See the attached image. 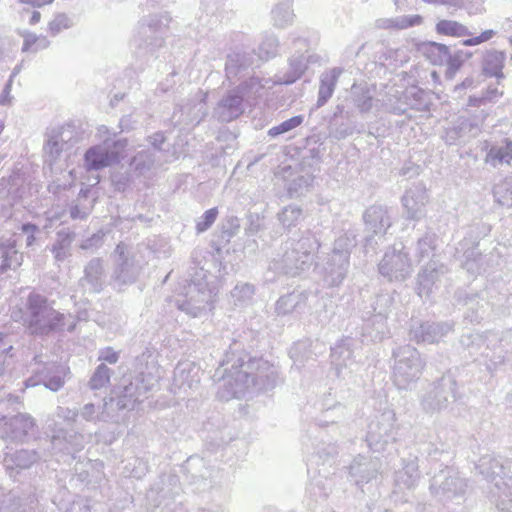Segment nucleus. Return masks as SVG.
<instances>
[{
  "mask_svg": "<svg viewBox=\"0 0 512 512\" xmlns=\"http://www.w3.org/2000/svg\"><path fill=\"white\" fill-rule=\"evenodd\" d=\"M418 51L434 66L443 65L449 55V47L447 45L434 41L420 43Z\"/></svg>",
  "mask_w": 512,
  "mask_h": 512,
  "instance_id": "1",
  "label": "nucleus"
},
{
  "mask_svg": "<svg viewBox=\"0 0 512 512\" xmlns=\"http://www.w3.org/2000/svg\"><path fill=\"white\" fill-rule=\"evenodd\" d=\"M116 155L109 153L100 146H94L85 153V163L88 170H100L109 166L115 159Z\"/></svg>",
  "mask_w": 512,
  "mask_h": 512,
  "instance_id": "2",
  "label": "nucleus"
},
{
  "mask_svg": "<svg viewBox=\"0 0 512 512\" xmlns=\"http://www.w3.org/2000/svg\"><path fill=\"white\" fill-rule=\"evenodd\" d=\"M62 320V314L45 308L41 312L40 318L36 319L35 322H31L30 327L33 328L32 333L34 334H48L52 330L56 329Z\"/></svg>",
  "mask_w": 512,
  "mask_h": 512,
  "instance_id": "3",
  "label": "nucleus"
},
{
  "mask_svg": "<svg viewBox=\"0 0 512 512\" xmlns=\"http://www.w3.org/2000/svg\"><path fill=\"white\" fill-rule=\"evenodd\" d=\"M435 30L438 35L460 38L467 36L469 31L467 27L454 20H440L436 23Z\"/></svg>",
  "mask_w": 512,
  "mask_h": 512,
  "instance_id": "4",
  "label": "nucleus"
},
{
  "mask_svg": "<svg viewBox=\"0 0 512 512\" xmlns=\"http://www.w3.org/2000/svg\"><path fill=\"white\" fill-rule=\"evenodd\" d=\"M471 56V52L464 51H458L453 55L449 53L448 57L445 60L447 65L446 73L450 76H454L463 66L465 60L470 58Z\"/></svg>",
  "mask_w": 512,
  "mask_h": 512,
  "instance_id": "5",
  "label": "nucleus"
},
{
  "mask_svg": "<svg viewBox=\"0 0 512 512\" xmlns=\"http://www.w3.org/2000/svg\"><path fill=\"white\" fill-rule=\"evenodd\" d=\"M512 160V141H506L504 147L490 149L486 161L487 162H506Z\"/></svg>",
  "mask_w": 512,
  "mask_h": 512,
  "instance_id": "6",
  "label": "nucleus"
},
{
  "mask_svg": "<svg viewBox=\"0 0 512 512\" xmlns=\"http://www.w3.org/2000/svg\"><path fill=\"white\" fill-rule=\"evenodd\" d=\"M49 46V41L45 37L37 36L32 33L24 35L23 52H37Z\"/></svg>",
  "mask_w": 512,
  "mask_h": 512,
  "instance_id": "7",
  "label": "nucleus"
},
{
  "mask_svg": "<svg viewBox=\"0 0 512 512\" xmlns=\"http://www.w3.org/2000/svg\"><path fill=\"white\" fill-rule=\"evenodd\" d=\"M302 123H303L302 116H300V115L294 116V117L282 122L278 126L272 127L268 131V134L270 136L274 137V136L280 135L282 133L288 132V131L300 126Z\"/></svg>",
  "mask_w": 512,
  "mask_h": 512,
  "instance_id": "8",
  "label": "nucleus"
},
{
  "mask_svg": "<svg viewBox=\"0 0 512 512\" xmlns=\"http://www.w3.org/2000/svg\"><path fill=\"white\" fill-rule=\"evenodd\" d=\"M217 215H218L217 208H211V209L207 210L203 214L202 221L197 223V226H196L197 231L204 232L205 230H207L214 223V221L217 218Z\"/></svg>",
  "mask_w": 512,
  "mask_h": 512,
  "instance_id": "9",
  "label": "nucleus"
},
{
  "mask_svg": "<svg viewBox=\"0 0 512 512\" xmlns=\"http://www.w3.org/2000/svg\"><path fill=\"white\" fill-rule=\"evenodd\" d=\"M108 382H109V369L106 366L98 367L93 378L91 379L92 387L99 388Z\"/></svg>",
  "mask_w": 512,
  "mask_h": 512,
  "instance_id": "10",
  "label": "nucleus"
},
{
  "mask_svg": "<svg viewBox=\"0 0 512 512\" xmlns=\"http://www.w3.org/2000/svg\"><path fill=\"white\" fill-rule=\"evenodd\" d=\"M495 35V32L491 29L483 31L479 36L471 37L463 40L462 44L464 46H476L482 44L484 42L489 41Z\"/></svg>",
  "mask_w": 512,
  "mask_h": 512,
  "instance_id": "11",
  "label": "nucleus"
},
{
  "mask_svg": "<svg viewBox=\"0 0 512 512\" xmlns=\"http://www.w3.org/2000/svg\"><path fill=\"white\" fill-rule=\"evenodd\" d=\"M18 429H22L25 434L35 427V420L29 414H20L15 417Z\"/></svg>",
  "mask_w": 512,
  "mask_h": 512,
  "instance_id": "12",
  "label": "nucleus"
},
{
  "mask_svg": "<svg viewBox=\"0 0 512 512\" xmlns=\"http://www.w3.org/2000/svg\"><path fill=\"white\" fill-rule=\"evenodd\" d=\"M500 95H502V93L499 92L497 88H495L491 91H487L486 95L482 98H470L469 104L472 106H479L485 100H492L493 98L498 97Z\"/></svg>",
  "mask_w": 512,
  "mask_h": 512,
  "instance_id": "13",
  "label": "nucleus"
},
{
  "mask_svg": "<svg viewBox=\"0 0 512 512\" xmlns=\"http://www.w3.org/2000/svg\"><path fill=\"white\" fill-rule=\"evenodd\" d=\"M48 27L52 34H56L62 28L67 27V19L64 16H58L49 23Z\"/></svg>",
  "mask_w": 512,
  "mask_h": 512,
  "instance_id": "14",
  "label": "nucleus"
},
{
  "mask_svg": "<svg viewBox=\"0 0 512 512\" xmlns=\"http://www.w3.org/2000/svg\"><path fill=\"white\" fill-rule=\"evenodd\" d=\"M102 359L110 364H113V363L117 362L118 354H117V352H115L109 348V349H106V351L104 352Z\"/></svg>",
  "mask_w": 512,
  "mask_h": 512,
  "instance_id": "15",
  "label": "nucleus"
},
{
  "mask_svg": "<svg viewBox=\"0 0 512 512\" xmlns=\"http://www.w3.org/2000/svg\"><path fill=\"white\" fill-rule=\"evenodd\" d=\"M21 3L31 5L33 7H42L51 4L54 0H18Z\"/></svg>",
  "mask_w": 512,
  "mask_h": 512,
  "instance_id": "16",
  "label": "nucleus"
},
{
  "mask_svg": "<svg viewBox=\"0 0 512 512\" xmlns=\"http://www.w3.org/2000/svg\"><path fill=\"white\" fill-rule=\"evenodd\" d=\"M333 92V84L325 85L323 84L320 88V94H325V98H328L332 95Z\"/></svg>",
  "mask_w": 512,
  "mask_h": 512,
  "instance_id": "17",
  "label": "nucleus"
},
{
  "mask_svg": "<svg viewBox=\"0 0 512 512\" xmlns=\"http://www.w3.org/2000/svg\"><path fill=\"white\" fill-rule=\"evenodd\" d=\"M41 19V14L38 11H34L30 17L29 23L31 25L37 24Z\"/></svg>",
  "mask_w": 512,
  "mask_h": 512,
  "instance_id": "18",
  "label": "nucleus"
},
{
  "mask_svg": "<svg viewBox=\"0 0 512 512\" xmlns=\"http://www.w3.org/2000/svg\"><path fill=\"white\" fill-rule=\"evenodd\" d=\"M36 230H37L36 225L31 224V223H27V224H24V225L22 226V231H23V232H31V233H34Z\"/></svg>",
  "mask_w": 512,
  "mask_h": 512,
  "instance_id": "19",
  "label": "nucleus"
},
{
  "mask_svg": "<svg viewBox=\"0 0 512 512\" xmlns=\"http://www.w3.org/2000/svg\"><path fill=\"white\" fill-rule=\"evenodd\" d=\"M9 266L10 265L7 263V257H5L4 263L2 264V266L0 268V273L6 271Z\"/></svg>",
  "mask_w": 512,
  "mask_h": 512,
  "instance_id": "20",
  "label": "nucleus"
},
{
  "mask_svg": "<svg viewBox=\"0 0 512 512\" xmlns=\"http://www.w3.org/2000/svg\"><path fill=\"white\" fill-rule=\"evenodd\" d=\"M490 75H494V76H496V77H502L501 68L499 69V71H496V72L490 73Z\"/></svg>",
  "mask_w": 512,
  "mask_h": 512,
  "instance_id": "21",
  "label": "nucleus"
},
{
  "mask_svg": "<svg viewBox=\"0 0 512 512\" xmlns=\"http://www.w3.org/2000/svg\"><path fill=\"white\" fill-rule=\"evenodd\" d=\"M33 240H34V237L32 236V237H31V240L29 241V243H28V244H29V245H30V244H32V241H33Z\"/></svg>",
  "mask_w": 512,
  "mask_h": 512,
  "instance_id": "22",
  "label": "nucleus"
},
{
  "mask_svg": "<svg viewBox=\"0 0 512 512\" xmlns=\"http://www.w3.org/2000/svg\"><path fill=\"white\" fill-rule=\"evenodd\" d=\"M3 339V334L0 332V342L2 341Z\"/></svg>",
  "mask_w": 512,
  "mask_h": 512,
  "instance_id": "23",
  "label": "nucleus"
},
{
  "mask_svg": "<svg viewBox=\"0 0 512 512\" xmlns=\"http://www.w3.org/2000/svg\"><path fill=\"white\" fill-rule=\"evenodd\" d=\"M416 22H417V23H420V22H421V18H420V17H418Z\"/></svg>",
  "mask_w": 512,
  "mask_h": 512,
  "instance_id": "24",
  "label": "nucleus"
}]
</instances>
